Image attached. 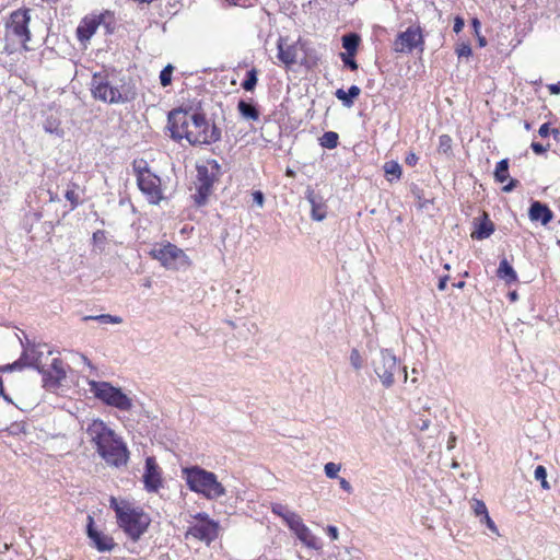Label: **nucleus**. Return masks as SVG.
Instances as JSON below:
<instances>
[{"mask_svg": "<svg viewBox=\"0 0 560 560\" xmlns=\"http://www.w3.org/2000/svg\"><path fill=\"white\" fill-rule=\"evenodd\" d=\"M530 148L536 154H544L547 152L549 144L545 147L539 142H532Z\"/></svg>", "mask_w": 560, "mask_h": 560, "instance_id": "49530a36", "label": "nucleus"}, {"mask_svg": "<svg viewBox=\"0 0 560 560\" xmlns=\"http://www.w3.org/2000/svg\"><path fill=\"white\" fill-rule=\"evenodd\" d=\"M77 188L78 185L71 184L65 194L66 199L71 203V209L77 208L80 203V196L77 192Z\"/></svg>", "mask_w": 560, "mask_h": 560, "instance_id": "72a5a7b5", "label": "nucleus"}, {"mask_svg": "<svg viewBox=\"0 0 560 560\" xmlns=\"http://www.w3.org/2000/svg\"><path fill=\"white\" fill-rule=\"evenodd\" d=\"M418 160H419V158L413 152L408 153V155L406 156V163L409 166H415L417 164Z\"/></svg>", "mask_w": 560, "mask_h": 560, "instance_id": "603ef678", "label": "nucleus"}, {"mask_svg": "<svg viewBox=\"0 0 560 560\" xmlns=\"http://www.w3.org/2000/svg\"><path fill=\"white\" fill-rule=\"evenodd\" d=\"M447 280H448V276L442 277L439 281L438 289L441 291L445 290L446 285H447Z\"/></svg>", "mask_w": 560, "mask_h": 560, "instance_id": "4d7b16f0", "label": "nucleus"}, {"mask_svg": "<svg viewBox=\"0 0 560 560\" xmlns=\"http://www.w3.org/2000/svg\"><path fill=\"white\" fill-rule=\"evenodd\" d=\"M384 172L386 175H392L394 178L399 179L401 176V166L396 161H389L384 164Z\"/></svg>", "mask_w": 560, "mask_h": 560, "instance_id": "f704fd0d", "label": "nucleus"}, {"mask_svg": "<svg viewBox=\"0 0 560 560\" xmlns=\"http://www.w3.org/2000/svg\"><path fill=\"white\" fill-rule=\"evenodd\" d=\"M277 57L287 68L294 65L312 67L316 61L314 51L302 37H279Z\"/></svg>", "mask_w": 560, "mask_h": 560, "instance_id": "20e7f679", "label": "nucleus"}, {"mask_svg": "<svg viewBox=\"0 0 560 560\" xmlns=\"http://www.w3.org/2000/svg\"><path fill=\"white\" fill-rule=\"evenodd\" d=\"M89 386L90 392L107 406L121 411H129L133 406L131 398L108 382L90 381Z\"/></svg>", "mask_w": 560, "mask_h": 560, "instance_id": "6e6552de", "label": "nucleus"}, {"mask_svg": "<svg viewBox=\"0 0 560 560\" xmlns=\"http://www.w3.org/2000/svg\"><path fill=\"white\" fill-rule=\"evenodd\" d=\"M535 479L540 481L541 487L544 489H549V483L547 481V470L544 466L539 465L536 467L534 472Z\"/></svg>", "mask_w": 560, "mask_h": 560, "instance_id": "e433bc0d", "label": "nucleus"}, {"mask_svg": "<svg viewBox=\"0 0 560 560\" xmlns=\"http://www.w3.org/2000/svg\"><path fill=\"white\" fill-rule=\"evenodd\" d=\"M221 166L215 160H209L202 165H197L196 194L192 195L197 206L206 205L212 192V186L220 174Z\"/></svg>", "mask_w": 560, "mask_h": 560, "instance_id": "423d86ee", "label": "nucleus"}, {"mask_svg": "<svg viewBox=\"0 0 560 560\" xmlns=\"http://www.w3.org/2000/svg\"><path fill=\"white\" fill-rule=\"evenodd\" d=\"M361 37H342V47L346 49V54L355 55L360 45Z\"/></svg>", "mask_w": 560, "mask_h": 560, "instance_id": "7c9ffc66", "label": "nucleus"}, {"mask_svg": "<svg viewBox=\"0 0 560 560\" xmlns=\"http://www.w3.org/2000/svg\"><path fill=\"white\" fill-rule=\"evenodd\" d=\"M228 5L246 7L248 0H223Z\"/></svg>", "mask_w": 560, "mask_h": 560, "instance_id": "5fc2aeb1", "label": "nucleus"}, {"mask_svg": "<svg viewBox=\"0 0 560 560\" xmlns=\"http://www.w3.org/2000/svg\"><path fill=\"white\" fill-rule=\"evenodd\" d=\"M324 470L328 478H337L340 471V465L330 462L325 465Z\"/></svg>", "mask_w": 560, "mask_h": 560, "instance_id": "ea45409f", "label": "nucleus"}, {"mask_svg": "<svg viewBox=\"0 0 560 560\" xmlns=\"http://www.w3.org/2000/svg\"><path fill=\"white\" fill-rule=\"evenodd\" d=\"M195 518L199 522L189 526L186 536L207 542L214 540L218 536V524L211 521L206 513H198Z\"/></svg>", "mask_w": 560, "mask_h": 560, "instance_id": "ddd939ff", "label": "nucleus"}, {"mask_svg": "<svg viewBox=\"0 0 560 560\" xmlns=\"http://www.w3.org/2000/svg\"><path fill=\"white\" fill-rule=\"evenodd\" d=\"M494 177L499 183H504L509 178V162L506 159L497 163Z\"/></svg>", "mask_w": 560, "mask_h": 560, "instance_id": "c85d7f7f", "label": "nucleus"}, {"mask_svg": "<svg viewBox=\"0 0 560 560\" xmlns=\"http://www.w3.org/2000/svg\"><path fill=\"white\" fill-rule=\"evenodd\" d=\"M458 57H469L471 55L470 45L462 44L456 49Z\"/></svg>", "mask_w": 560, "mask_h": 560, "instance_id": "c03bdc74", "label": "nucleus"}, {"mask_svg": "<svg viewBox=\"0 0 560 560\" xmlns=\"http://www.w3.org/2000/svg\"><path fill=\"white\" fill-rule=\"evenodd\" d=\"M326 530H327V534L330 536V538L332 540H337L338 539L339 534H338V528L336 526L329 525V526H327Z\"/></svg>", "mask_w": 560, "mask_h": 560, "instance_id": "3c124183", "label": "nucleus"}, {"mask_svg": "<svg viewBox=\"0 0 560 560\" xmlns=\"http://www.w3.org/2000/svg\"><path fill=\"white\" fill-rule=\"evenodd\" d=\"M372 364L382 385L386 388L392 387L395 383V374L400 371L396 357L389 350L383 349Z\"/></svg>", "mask_w": 560, "mask_h": 560, "instance_id": "f8f14e48", "label": "nucleus"}, {"mask_svg": "<svg viewBox=\"0 0 560 560\" xmlns=\"http://www.w3.org/2000/svg\"><path fill=\"white\" fill-rule=\"evenodd\" d=\"M481 524H486V526L494 534L499 535V530L494 522L491 520V517L488 515H483V518H480Z\"/></svg>", "mask_w": 560, "mask_h": 560, "instance_id": "37998d69", "label": "nucleus"}, {"mask_svg": "<svg viewBox=\"0 0 560 560\" xmlns=\"http://www.w3.org/2000/svg\"><path fill=\"white\" fill-rule=\"evenodd\" d=\"M339 485H340V488L343 489L346 492H348V493L352 492L351 483L348 480H346L345 478H339Z\"/></svg>", "mask_w": 560, "mask_h": 560, "instance_id": "8fccbe9b", "label": "nucleus"}, {"mask_svg": "<svg viewBox=\"0 0 560 560\" xmlns=\"http://www.w3.org/2000/svg\"><path fill=\"white\" fill-rule=\"evenodd\" d=\"M361 93V90L357 85H351L348 91L342 89H338L335 93L336 97L342 102V104L347 107L352 106L353 100L358 97Z\"/></svg>", "mask_w": 560, "mask_h": 560, "instance_id": "b1692460", "label": "nucleus"}, {"mask_svg": "<svg viewBox=\"0 0 560 560\" xmlns=\"http://www.w3.org/2000/svg\"><path fill=\"white\" fill-rule=\"evenodd\" d=\"M133 172L137 176V180L141 177H145L147 175H152L153 173L150 171L148 162L140 159L135 160L132 163Z\"/></svg>", "mask_w": 560, "mask_h": 560, "instance_id": "c756f323", "label": "nucleus"}, {"mask_svg": "<svg viewBox=\"0 0 560 560\" xmlns=\"http://www.w3.org/2000/svg\"><path fill=\"white\" fill-rule=\"evenodd\" d=\"M497 276L501 280H504L506 284H511L517 281V273L510 265V262L506 260V258H503L500 261L499 268L497 270Z\"/></svg>", "mask_w": 560, "mask_h": 560, "instance_id": "5701e85b", "label": "nucleus"}, {"mask_svg": "<svg viewBox=\"0 0 560 560\" xmlns=\"http://www.w3.org/2000/svg\"><path fill=\"white\" fill-rule=\"evenodd\" d=\"M138 187L152 205H159L163 199L161 179L155 174L147 175L137 180Z\"/></svg>", "mask_w": 560, "mask_h": 560, "instance_id": "dca6fc26", "label": "nucleus"}, {"mask_svg": "<svg viewBox=\"0 0 560 560\" xmlns=\"http://www.w3.org/2000/svg\"><path fill=\"white\" fill-rule=\"evenodd\" d=\"M550 132H551V129L549 128L548 122L542 124L538 129V133L542 138L548 137L550 135Z\"/></svg>", "mask_w": 560, "mask_h": 560, "instance_id": "09e8293b", "label": "nucleus"}, {"mask_svg": "<svg viewBox=\"0 0 560 560\" xmlns=\"http://www.w3.org/2000/svg\"><path fill=\"white\" fill-rule=\"evenodd\" d=\"M550 91L552 93H559L560 92V86L559 85H551L550 86Z\"/></svg>", "mask_w": 560, "mask_h": 560, "instance_id": "774afa93", "label": "nucleus"}, {"mask_svg": "<svg viewBox=\"0 0 560 560\" xmlns=\"http://www.w3.org/2000/svg\"><path fill=\"white\" fill-rule=\"evenodd\" d=\"M528 217L533 222H540L542 225H547L552 220L553 212L547 205L534 201L529 207Z\"/></svg>", "mask_w": 560, "mask_h": 560, "instance_id": "412c9836", "label": "nucleus"}, {"mask_svg": "<svg viewBox=\"0 0 560 560\" xmlns=\"http://www.w3.org/2000/svg\"><path fill=\"white\" fill-rule=\"evenodd\" d=\"M455 443H456V436L452 433L448 438V441H447V448L448 450H452L455 447Z\"/></svg>", "mask_w": 560, "mask_h": 560, "instance_id": "bf43d9fd", "label": "nucleus"}, {"mask_svg": "<svg viewBox=\"0 0 560 560\" xmlns=\"http://www.w3.org/2000/svg\"><path fill=\"white\" fill-rule=\"evenodd\" d=\"M174 71V67L172 65H167L160 73V82L162 86H167L172 82V73Z\"/></svg>", "mask_w": 560, "mask_h": 560, "instance_id": "c9c22d12", "label": "nucleus"}, {"mask_svg": "<svg viewBox=\"0 0 560 560\" xmlns=\"http://www.w3.org/2000/svg\"><path fill=\"white\" fill-rule=\"evenodd\" d=\"M182 477L191 491L202 494L208 500L225 495V488L218 481L217 475L199 466L183 468Z\"/></svg>", "mask_w": 560, "mask_h": 560, "instance_id": "7ed1b4c3", "label": "nucleus"}, {"mask_svg": "<svg viewBox=\"0 0 560 560\" xmlns=\"http://www.w3.org/2000/svg\"><path fill=\"white\" fill-rule=\"evenodd\" d=\"M494 231L493 223L486 215L485 219L479 223L476 231L471 233V237L475 240L488 238Z\"/></svg>", "mask_w": 560, "mask_h": 560, "instance_id": "393cba45", "label": "nucleus"}, {"mask_svg": "<svg viewBox=\"0 0 560 560\" xmlns=\"http://www.w3.org/2000/svg\"><path fill=\"white\" fill-rule=\"evenodd\" d=\"M16 38L19 39V40H18V43H19L20 45H22V47H23L25 50H28V49H30V48H28V46L26 45V43H27L28 40H31V39H32V37H31V36H27V37H16Z\"/></svg>", "mask_w": 560, "mask_h": 560, "instance_id": "13d9d810", "label": "nucleus"}, {"mask_svg": "<svg viewBox=\"0 0 560 560\" xmlns=\"http://www.w3.org/2000/svg\"><path fill=\"white\" fill-rule=\"evenodd\" d=\"M28 22V11L18 10L11 14L7 27L13 35H30V31L27 28Z\"/></svg>", "mask_w": 560, "mask_h": 560, "instance_id": "6ab92c4d", "label": "nucleus"}, {"mask_svg": "<svg viewBox=\"0 0 560 560\" xmlns=\"http://www.w3.org/2000/svg\"><path fill=\"white\" fill-rule=\"evenodd\" d=\"M144 488L149 492H156L162 487L160 468L152 456L145 459V471L143 474Z\"/></svg>", "mask_w": 560, "mask_h": 560, "instance_id": "a211bd4d", "label": "nucleus"}, {"mask_svg": "<svg viewBox=\"0 0 560 560\" xmlns=\"http://www.w3.org/2000/svg\"><path fill=\"white\" fill-rule=\"evenodd\" d=\"M429 427H430V421H429L428 419L422 420V421H421V424H419V429H420L421 431L427 430Z\"/></svg>", "mask_w": 560, "mask_h": 560, "instance_id": "680f3d73", "label": "nucleus"}, {"mask_svg": "<svg viewBox=\"0 0 560 560\" xmlns=\"http://www.w3.org/2000/svg\"><path fill=\"white\" fill-rule=\"evenodd\" d=\"M350 364L354 370L359 371L363 366V359L358 349H352L350 353Z\"/></svg>", "mask_w": 560, "mask_h": 560, "instance_id": "58836bf2", "label": "nucleus"}, {"mask_svg": "<svg viewBox=\"0 0 560 560\" xmlns=\"http://www.w3.org/2000/svg\"><path fill=\"white\" fill-rule=\"evenodd\" d=\"M338 133L334 131H327L322 136L320 144L326 149H335L338 145Z\"/></svg>", "mask_w": 560, "mask_h": 560, "instance_id": "2f4dec72", "label": "nucleus"}, {"mask_svg": "<svg viewBox=\"0 0 560 560\" xmlns=\"http://www.w3.org/2000/svg\"><path fill=\"white\" fill-rule=\"evenodd\" d=\"M191 115L183 110H173L168 114V129L173 139H187L190 129Z\"/></svg>", "mask_w": 560, "mask_h": 560, "instance_id": "4468645a", "label": "nucleus"}, {"mask_svg": "<svg viewBox=\"0 0 560 560\" xmlns=\"http://www.w3.org/2000/svg\"><path fill=\"white\" fill-rule=\"evenodd\" d=\"M291 522L288 527L295 534L299 540L307 548L318 550L322 545L319 539L311 532V529L303 523L300 515L291 517Z\"/></svg>", "mask_w": 560, "mask_h": 560, "instance_id": "2eb2a0df", "label": "nucleus"}, {"mask_svg": "<svg viewBox=\"0 0 560 560\" xmlns=\"http://www.w3.org/2000/svg\"><path fill=\"white\" fill-rule=\"evenodd\" d=\"M237 109L245 119L257 120L259 118V110L253 103L241 100L237 104Z\"/></svg>", "mask_w": 560, "mask_h": 560, "instance_id": "a878e982", "label": "nucleus"}, {"mask_svg": "<svg viewBox=\"0 0 560 560\" xmlns=\"http://www.w3.org/2000/svg\"><path fill=\"white\" fill-rule=\"evenodd\" d=\"M49 195H50V197H49L50 201H59L60 200L57 194H52L51 191H49Z\"/></svg>", "mask_w": 560, "mask_h": 560, "instance_id": "338daca9", "label": "nucleus"}, {"mask_svg": "<svg viewBox=\"0 0 560 560\" xmlns=\"http://www.w3.org/2000/svg\"><path fill=\"white\" fill-rule=\"evenodd\" d=\"M306 198L311 203V215L316 221H322L326 218V205L323 201V198L314 192V190L308 189L306 191Z\"/></svg>", "mask_w": 560, "mask_h": 560, "instance_id": "4be33fe9", "label": "nucleus"}, {"mask_svg": "<svg viewBox=\"0 0 560 560\" xmlns=\"http://www.w3.org/2000/svg\"><path fill=\"white\" fill-rule=\"evenodd\" d=\"M423 45V37H396L392 44V48L394 51L400 54H409L415 49L422 52Z\"/></svg>", "mask_w": 560, "mask_h": 560, "instance_id": "aec40b11", "label": "nucleus"}, {"mask_svg": "<svg viewBox=\"0 0 560 560\" xmlns=\"http://www.w3.org/2000/svg\"><path fill=\"white\" fill-rule=\"evenodd\" d=\"M150 255L167 269L178 270L190 265L185 252L172 243L155 245Z\"/></svg>", "mask_w": 560, "mask_h": 560, "instance_id": "9b49d317", "label": "nucleus"}, {"mask_svg": "<svg viewBox=\"0 0 560 560\" xmlns=\"http://www.w3.org/2000/svg\"><path fill=\"white\" fill-rule=\"evenodd\" d=\"M517 185H518V180L511 179L510 183L503 187V191H506V192L512 191Z\"/></svg>", "mask_w": 560, "mask_h": 560, "instance_id": "6e6d98bb", "label": "nucleus"}, {"mask_svg": "<svg viewBox=\"0 0 560 560\" xmlns=\"http://www.w3.org/2000/svg\"><path fill=\"white\" fill-rule=\"evenodd\" d=\"M112 506L116 512L119 526L133 541H137L148 529L150 517L142 511L130 508L129 505L120 506L115 499H112Z\"/></svg>", "mask_w": 560, "mask_h": 560, "instance_id": "39448f33", "label": "nucleus"}, {"mask_svg": "<svg viewBox=\"0 0 560 560\" xmlns=\"http://www.w3.org/2000/svg\"><path fill=\"white\" fill-rule=\"evenodd\" d=\"M471 27L474 30L475 35H479L480 34L481 23H480V21L477 18H474L471 20Z\"/></svg>", "mask_w": 560, "mask_h": 560, "instance_id": "864d4df0", "label": "nucleus"}, {"mask_svg": "<svg viewBox=\"0 0 560 560\" xmlns=\"http://www.w3.org/2000/svg\"><path fill=\"white\" fill-rule=\"evenodd\" d=\"M550 135H552V136H553V138H555L556 140H558V139H559V136H560V131H559V129H556V128H555V129H551Z\"/></svg>", "mask_w": 560, "mask_h": 560, "instance_id": "69168bd1", "label": "nucleus"}, {"mask_svg": "<svg viewBox=\"0 0 560 560\" xmlns=\"http://www.w3.org/2000/svg\"><path fill=\"white\" fill-rule=\"evenodd\" d=\"M86 535L93 547H95L100 552L112 551L116 546L110 536L94 527V520L91 515H88Z\"/></svg>", "mask_w": 560, "mask_h": 560, "instance_id": "f3484780", "label": "nucleus"}, {"mask_svg": "<svg viewBox=\"0 0 560 560\" xmlns=\"http://www.w3.org/2000/svg\"><path fill=\"white\" fill-rule=\"evenodd\" d=\"M117 20L113 12H92L85 15L77 28V35H110L117 30Z\"/></svg>", "mask_w": 560, "mask_h": 560, "instance_id": "0eeeda50", "label": "nucleus"}, {"mask_svg": "<svg viewBox=\"0 0 560 560\" xmlns=\"http://www.w3.org/2000/svg\"><path fill=\"white\" fill-rule=\"evenodd\" d=\"M471 508L476 514V516H480L483 518V515H488V510L483 501L474 499L471 503Z\"/></svg>", "mask_w": 560, "mask_h": 560, "instance_id": "4c0bfd02", "label": "nucleus"}, {"mask_svg": "<svg viewBox=\"0 0 560 560\" xmlns=\"http://www.w3.org/2000/svg\"><path fill=\"white\" fill-rule=\"evenodd\" d=\"M464 25H465L464 19H462L460 16H456L454 19V25H453L454 33L458 34L459 32H462Z\"/></svg>", "mask_w": 560, "mask_h": 560, "instance_id": "de8ad7c7", "label": "nucleus"}, {"mask_svg": "<svg viewBox=\"0 0 560 560\" xmlns=\"http://www.w3.org/2000/svg\"><path fill=\"white\" fill-rule=\"evenodd\" d=\"M23 358L19 361H15L13 364L7 365L4 370L12 371L15 369H21L26 365V363H22ZM28 365L36 368L44 375L45 386L47 387H56L60 384L62 380L66 378V371L63 369V363L60 359H52L49 368L47 370L44 369L39 357H36V352H32V360L27 362Z\"/></svg>", "mask_w": 560, "mask_h": 560, "instance_id": "1a4fd4ad", "label": "nucleus"}, {"mask_svg": "<svg viewBox=\"0 0 560 560\" xmlns=\"http://www.w3.org/2000/svg\"><path fill=\"white\" fill-rule=\"evenodd\" d=\"M102 238H104V232L98 230L96 232L93 233V240L94 242H98L101 241Z\"/></svg>", "mask_w": 560, "mask_h": 560, "instance_id": "052dcab7", "label": "nucleus"}, {"mask_svg": "<svg viewBox=\"0 0 560 560\" xmlns=\"http://www.w3.org/2000/svg\"><path fill=\"white\" fill-rule=\"evenodd\" d=\"M83 320H96L101 324H121L122 318L119 316H114L110 314H101V315H88L82 318Z\"/></svg>", "mask_w": 560, "mask_h": 560, "instance_id": "cd10ccee", "label": "nucleus"}, {"mask_svg": "<svg viewBox=\"0 0 560 560\" xmlns=\"http://www.w3.org/2000/svg\"><path fill=\"white\" fill-rule=\"evenodd\" d=\"M339 57L343 61L345 66L350 68L351 70L358 69V63L354 60V55H347L346 52H340Z\"/></svg>", "mask_w": 560, "mask_h": 560, "instance_id": "a19ab883", "label": "nucleus"}, {"mask_svg": "<svg viewBox=\"0 0 560 560\" xmlns=\"http://www.w3.org/2000/svg\"><path fill=\"white\" fill-rule=\"evenodd\" d=\"M86 435L94 444L97 454L110 466H125L129 452L122 440L103 420H92L86 429Z\"/></svg>", "mask_w": 560, "mask_h": 560, "instance_id": "f257e3e1", "label": "nucleus"}, {"mask_svg": "<svg viewBox=\"0 0 560 560\" xmlns=\"http://www.w3.org/2000/svg\"><path fill=\"white\" fill-rule=\"evenodd\" d=\"M271 512L278 516H280L287 525L290 524L291 517H296L299 514L289 510L288 506L281 504V503H272L271 504Z\"/></svg>", "mask_w": 560, "mask_h": 560, "instance_id": "bb28decb", "label": "nucleus"}, {"mask_svg": "<svg viewBox=\"0 0 560 560\" xmlns=\"http://www.w3.org/2000/svg\"><path fill=\"white\" fill-rule=\"evenodd\" d=\"M439 142H440L439 143L440 151L446 153L451 149L452 139L450 136H447V135L440 136Z\"/></svg>", "mask_w": 560, "mask_h": 560, "instance_id": "79ce46f5", "label": "nucleus"}, {"mask_svg": "<svg viewBox=\"0 0 560 560\" xmlns=\"http://www.w3.org/2000/svg\"><path fill=\"white\" fill-rule=\"evenodd\" d=\"M187 141L192 144H211L221 139V130L213 124L209 125L202 113L191 115Z\"/></svg>", "mask_w": 560, "mask_h": 560, "instance_id": "9d476101", "label": "nucleus"}, {"mask_svg": "<svg viewBox=\"0 0 560 560\" xmlns=\"http://www.w3.org/2000/svg\"><path fill=\"white\" fill-rule=\"evenodd\" d=\"M253 201L259 207L261 208L264 206V202H265V196L264 194L260 191V190H256L253 192Z\"/></svg>", "mask_w": 560, "mask_h": 560, "instance_id": "a18cd8bd", "label": "nucleus"}, {"mask_svg": "<svg viewBox=\"0 0 560 560\" xmlns=\"http://www.w3.org/2000/svg\"><path fill=\"white\" fill-rule=\"evenodd\" d=\"M257 70L255 68L250 69L246 73V79L242 83V88L245 91H253L257 84Z\"/></svg>", "mask_w": 560, "mask_h": 560, "instance_id": "473e14b6", "label": "nucleus"}, {"mask_svg": "<svg viewBox=\"0 0 560 560\" xmlns=\"http://www.w3.org/2000/svg\"><path fill=\"white\" fill-rule=\"evenodd\" d=\"M91 92L95 100L108 104H122L135 98L136 93L115 72L102 71L94 73L91 80Z\"/></svg>", "mask_w": 560, "mask_h": 560, "instance_id": "f03ea898", "label": "nucleus"}, {"mask_svg": "<svg viewBox=\"0 0 560 560\" xmlns=\"http://www.w3.org/2000/svg\"><path fill=\"white\" fill-rule=\"evenodd\" d=\"M478 43L480 47H485L487 45V37H478Z\"/></svg>", "mask_w": 560, "mask_h": 560, "instance_id": "0e129e2a", "label": "nucleus"}, {"mask_svg": "<svg viewBox=\"0 0 560 560\" xmlns=\"http://www.w3.org/2000/svg\"><path fill=\"white\" fill-rule=\"evenodd\" d=\"M509 298L512 302H515L518 299V294L516 291H512L509 293Z\"/></svg>", "mask_w": 560, "mask_h": 560, "instance_id": "e2e57ef3", "label": "nucleus"}]
</instances>
